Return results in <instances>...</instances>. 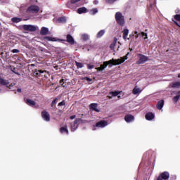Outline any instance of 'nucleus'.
<instances>
[{"label": "nucleus", "mask_w": 180, "mask_h": 180, "mask_svg": "<svg viewBox=\"0 0 180 180\" xmlns=\"http://www.w3.org/2000/svg\"><path fill=\"white\" fill-rule=\"evenodd\" d=\"M20 51L19 49H13L12 53H20Z\"/></svg>", "instance_id": "obj_41"}, {"label": "nucleus", "mask_w": 180, "mask_h": 180, "mask_svg": "<svg viewBox=\"0 0 180 180\" xmlns=\"http://www.w3.org/2000/svg\"><path fill=\"white\" fill-rule=\"evenodd\" d=\"M17 92H22V89H17Z\"/></svg>", "instance_id": "obj_45"}, {"label": "nucleus", "mask_w": 180, "mask_h": 180, "mask_svg": "<svg viewBox=\"0 0 180 180\" xmlns=\"http://www.w3.org/2000/svg\"><path fill=\"white\" fill-rule=\"evenodd\" d=\"M137 38H139V35H136V39H137Z\"/></svg>", "instance_id": "obj_50"}, {"label": "nucleus", "mask_w": 180, "mask_h": 180, "mask_svg": "<svg viewBox=\"0 0 180 180\" xmlns=\"http://www.w3.org/2000/svg\"><path fill=\"white\" fill-rule=\"evenodd\" d=\"M61 82H64V79H63L60 80V83Z\"/></svg>", "instance_id": "obj_49"}, {"label": "nucleus", "mask_w": 180, "mask_h": 180, "mask_svg": "<svg viewBox=\"0 0 180 180\" xmlns=\"http://www.w3.org/2000/svg\"><path fill=\"white\" fill-rule=\"evenodd\" d=\"M178 78H180V74L178 75Z\"/></svg>", "instance_id": "obj_51"}, {"label": "nucleus", "mask_w": 180, "mask_h": 180, "mask_svg": "<svg viewBox=\"0 0 180 180\" xmlns=\"http://www.w3.org/2000/svg\"><path fill=\"white\" fill-rule=\"evenodd\" d=\"M25 103L28 105L29 106H34L36 105V102L30 99V98H27L25 100Z\"/></svg>", "instance_id": "obj_15"}, {"label": "nucleus", "mask_w": 180, "mask_h": 180, "mask_svg": "<svg viewBox=\"0 0 180 180\" xmlns=\"http://www.w3.org/2000/svg\"><path fill=\"white\" fill-rule=\"evenodd\" d=\"M92 130H96V128H93Z\"/></svg>", "instance_id": "obj_52"}, {"label": "nucleus", "mask_w": 180, "mask_h": 180, "mask_svg": "<svg viewBox=\"0 0 180 180\" xmlns=\"http://www.w3.org/2000/svg\"><path fill=\"white\" fill-rule=\"evenodd\" d=\"M48 34H49V28L42 27L40 31V34H41V36H46Z\"/></svg>", "instance_id": "obj_14"}, {"label": "nucleus", "mask_w": 180, "mask_h": 180, "mask_svg": "<svg viewBox=\"0 0 180 180\" xmlns=\"http://www.w3.org/2000/svg\"><path fill=\"white\" fill-rule=\"evenodd\" d=\"M65 41L69 43V44H72V45L75 44V41L74 40V37H72V36H71V34H68L66 36Z\"/></svg>", "instance_id": "obj_11"}, {"label": "nucleus", "mask_w": 180, "mask_h": 180, "mask_svg": "<svg viewBox=\"0 0 180 180\" xmlns=\"http://www.w3.org/2000/svg\"><path fill=\"white\" fill-rule=\"evenodd\" d=\"M91 15H95L96 13H98V8H93L91 11Z\"/></svg>", "instance_id": "obj_31"}, {"label": "nucleus", "mask_w": 180, "mask_h": 180, "mask_svg": "<svg viewBox=\"0 0 180 180\" xmlns=\"http://www.w3.org/2000/svg\"><path fill=\"white\" fill-rule=\"evenodd\" d=\"M145 118L146 120H153V119H154V114H153V112H148L146 115Z\"/></svg>", "instance_id": "obj_18"}, {"label": "nucleus", "mask_w": 180, "mask_h": 180, "mask_svg": "<svg viewBox=\"0 0 180 180\" xmlns=\"http://www.w3.org/2000/svg\"><path fill=\"white\" fill-rule=\"evenodd\" d=\"M141 92H143V89L139 88L137 86H136L132 90L133 95H140Z\"/></svg>", "instance_id": "obj_13"}, {"label": "nucleus", "mask_w": 180, "mask_h": 180, "mask_svg": "<svg viewBox=\"0 0 180 180\" xmlns=\"http://www.w3.org/2000/svg\"><path fill=\"white\" fill-rule=\"evenodd\" d=\"M60 131L62 134H68V127L67 126L62 127L60 129Z\"/></svg>", "instance_id": "obj_17"}, {"label": "nucleus", "mask_w": 180, "mask_h": 180, "mask_svg": "<svg viewBox=\"0 0 180 180\" xmlns=\"http://www.w3.org/2000/svg\"><path fill=\"white\" fill-rule=\"evenodd\" d=\"M90 109L94 110L95 112H99V109H98V104L96 103L90 104Z\"/></svg>", "instance_id": "obj_19"}, {"label": "nucleus", "mask_w": 180, "mask_h": 180, "mask_svg": "<svg viewBox=\"0 0 180 180\" xmlns=\"http://www.w3.org/2000/svg\"><path fill=\"white\" fill-rule=\"evenodd\" d=\"M180 99V91H178L177 95L173 98V101L176 103Z\"/></svg>", "instance_id": "obj_27"}, {"label": "nucleus", "mask_w": 180, "mask_h": 180, "mask_svg": "<svg viewBox=\"0 0 180 180\" xmlns=\"http://www.w3.org/2000/svg\"><path fill=\"white\" fill-rule=\"evenodd\" d=\"M174 19L176 20H178L179 22H180V15L179 14H176L174 15Z\"/></svg>", "instance_id": "obj_35"}, {"label": "nucleus", "mask_w": 180, "mask_h": 180, "mask_svg": "<svg viewBox=\"0 0 180 180\" xmlns=\"http://www.w3.org/2000/svg\"><path fill=\"white\" fill-rule=\"evenodd\" d=\"M57 103V98H55L52 103H51V107L54 108V106H56V104Z\"/></svg>", "instance_id": "obj_34"}, {"label": "nucleus", "mask_w": 180, "mask_h": 180, "mask_svg": "<svg viewBox=\"0 0 180 180\" xmlns=\"http://www.w3.org/2000/svg\"><path fill=\"white\" fill-rule=\"evenodd\" d=\"M88 70H92V68H95V66L94 65H87Z\"/></svg>", "instance_id": "obj_37"}, {"label": "nucleus", "mask_w": 180, "mask_h": 180, "mask_svg": "<svg viewBox=\"0 0 180 180\" xmlns=\"http://www.w3.org/2000/svg\"><path fill=\"white\" fill-rule=\"evenodd\" d=\"M135 34H137V31L135 32Z\"/></svg>", "instance_id": "obj_54"}, {"label": "nucleus", "mask_w": 180, "mask_h": 180, "mask_svg": "<svg viewBox=\"0 0 180 180\" xmlns=\"http://www.w3.org/2000/svg\"><path fill=\"white\" fill-rule=\"evenodd\" d=\"M75 64H76V66L77 67V68H82L84 67V64H82L79 62L75 61Z\"/></svg>", "instance_id": "obj_30"}, {"label": "nucleus", "mask_w": 180, "mask_h": 180, "mask_svg": "<svg viewBox=\"0 0 180 180\" xmlns=\"http://www.w3.org/2000/svg\"><path fill=\"white\" fill-rule=\"evenodd\" d=\"M82 122L81 118H76L73 123L71 124V131H75L78 129L79 123Z\"/></svg>", "instance_id": "obj_3"}, {"label": "nucleus", "mask_w": 180, "mask_h": 180, "mask_svg": "<svg viewBox=\"0 0 180 180\" xmlns=\"http://www.w3.org/2000/svg\"><path fill=\"white\" fill-rule=\"evenodd\" d=\"M141 34H142V37H144V40H147V39H148L147 33L142 32Z\"/></svg>", "instance_id": "obj_36"}, {"label": "nucleus", "mask_w": 180, "mask_h": 180, "mask_svg": "<svg viewBox=\"0 0 180 180\" xmlns=\"http://www.w3.org/2000/svg\"><path fill=\"white\" fill-rule=\"evenodd\" d=\"M157 108L159 110H161L164 108V100H160L157 104Z\"/></svg>", "instance_id": "obj_21"}, {"label": "nucleus", "mask_w": 180, "mask_h": 180, "mask_svg": "<svg viewBox=\"0 0 180 180\" xmlns=\"http://www.w3.org/2000/svg\"><path fill=\"white\" fill-rule=\"evenodd\" d=\"M86 81H92V79L89 77H86Z\"/></svg>", "instance_id": "obj_46"}, {"label": "nucleus", "mask_w": 180, "mask_h": 180, "mask_svg": "<svg viewBox=\"0 0 180 180\" xmlns=\"http://www.w3.org/2000/svg\"><path fill=\"white\" fill-rule=\"evenodd\" d=\"M15 84H11V85L8 86L9 89H12V86H13Z\"/></svg>", "instance_id": "obj_42"}, {"label": "nucleus", "mask_w": 180, "mask_h": 180, "mask_svg": "<svg viewBox=\"0 0 180 180\" xmlns=\"http://www.w3.org/2000/svg\"><path fill=\"white\" fill-rule=\"evenodd\" d=\"M129 53H128L126 56L121 57L120 59L112 58L108 61L103 62V64L101 65L100 67L96 68V70H97V71H103V70H105V68H106L108 65L109 68H112V65H120V64H122V63H124L125 60H127V58H129Z\"/></svg>", "instance_id": "obj_1"}, {"label": "nucleus", "mask_w": 180, "mask_h": 180, "mask_svg": "<svg viewBox=\"0 0 180 180\" xmlns=\"http://www.w3.org/2000/svg\"><path fill=\"white\" fill-rule=\"evenodd\" d=\"M106 126H108V122L105 120H101L96 124V127L103 128L106 127Z\"/></svg>", "instance_id": "obj_10"}, {"label": "nucleus", "mask_w": 180, "mask_h": 180, "mask_svg": "<svg viewBox=\"0 0 180 180\" xmlns=\"http://www.w3.org/2000/svg\"><path fill=\"white\" fill-rule=\"evenodd\" d=\"M171 88H180V82H176L170 84Z\"/></svg>", "instance_id": "obj_23"}, {"label": "nucleus", "mask_w": 180, "mask_h": 180, "mask_svg": "<svg viewBox=\"0 0 180 180\" xmlns=\"http://www.w3.org/2000/svg\"><path fill=\"white\" fill-rule=\"evenodd\" d=\"M15 74H16L17 75H20V73L19 72H15Z\"/></svg>", "instance_id": "obj_47"}, {"label": "nucleus", "mask_w": 180, "mask_h": 180, "mask_svg": "<svg viewBox=\"0 0 180 180\" xmlns=\"http://www.w3.org/2000/svg\"><path fill=\"white\" fill-rule=\"evenodd\" d=\"M82 39H83L84 41L89 40V36H88L86 34H84L82 35Z\"/></svg>", "instance_id": "obj_29"}, {"label": "nucleus", "mask_w": 180, "mask_h": 180, "mask_svg": "<svg viewBox=\"0 0 180 180\" xmlns=\"http://www.w3.org/2000/svg\"><path fill=\"white\" fill-rule=\"evenodd\" d=\"M41 117L45 122H50V114L46 110L41 112Z\"/></svg>", "instance_id": "obj_9"}, {"label": "nucleus", "mask_w": 180, "mask_h": 180, "mask_svg": "<svg viewBox=\"0 0 180 180\" xmlns=\"http://www.w3.org/2000/svg\"><path fill=\"white\" fill-rule=\"evenodd\" d=\"M75 117H76L75 115H72V116H70L71 120H74V119H75Z\"/></svg>", "instance_id": "obj_43"}, {"label": "nucleus", "mask_w": 180, "mask_h": 180, "mask_svg": "<svg viewBox=\"0 0 180 180\" xmlns=\"http://www.w3.org/2000/svg\"><path fill=\"white\" fill-rule=\"evenodd\" d=\"M65 105V101H63L58 103V106H64Z\"/></svg>", "instance_id": "obj_38"}, {"label": "nucleus", "mask_w": 180, "mask_h": 180, "mask_svg": "<svg viewBox=\"0 0 180 180\" xmlns=\"http://www.w3.org/2000/svg\"><path fill=\"white\" fill-rule=\"evenodd\" d=\"M44 39V40H46V41H58L59 43H63V41H65V39H61L57 37H45Z\"/></svg>", "instance_id": "obj_6"}, {"label": "nucleus", "mask_w": 180, "mask_h": 180, "mask_svg": "<svg viewBox=\"0 0 180 180\" xmlns=\"http://www.w3.org/2000/svg\"><path fill=\"white\" fill-rule=\"evenodd\" d=\"M139 60L136 62V64H144L148 61V57L141 53L138 54Z\"/></svg>", "instance_id": "obj_4"}, {"label": "nucleus", "mask_w": 180, "mask_h": 180, "mask_svg": "<svg viewBox=\"0 0 180 180\" xmlns=\"http://www.w3.org/2000/svg\"><path fill=\"white\" fill-rule=\"evenodd\" d=\"M118 99H120V96H118Z\"/></svg>", "instance_id": "obj_53"}, {"label": "nucleus", "mask_w": 180, "mask_h": 180, "mask_svg": "<svg viewBox=\"0 0 180 180\" xmlns=\"http://www.w3.org/2000/svg\"><path fill=\"white\" fill-rule=\"evenodd\" d=\"M0 85L8 86V85H9V81L5 79H2V77L0 76Z\"/></svg>", "instance_id": "obj_16"}, {"label": "nucleus", "mask_w": 180, "mask_h": 180, "mask_svg": "<svg viewBox=\"0 0 180 180\" xmlns=\"http://www.w3.org/2000/svg\"><path fill=\"white\" fill-rule=\"evenodd\" d=\"M94 4L95 5H98V1L95 0V1H94Z\"/></svg>", "instance_id": "obj_44"}, {"label": "nucleus", "mask_w": 180, "mask_h": 180, "mask_svg": "<svg viewBox=\"0 0 180 180\" xmlns=\"http://www.w3.org/2000/svg\"><path fill=\"white\" fill-rule=\"evenodd\" d=\"M115 46H116V41L112 42V43L110 44V46L111 50H115Z\"/></svg>", "instance_id": "obj_32"}, {"label": "nucleus", "mask_w": 180, "mask_h": 180, "mask_svg": "<svg viewBox=\"0 0 180 180\" xmlns=\"http://www.w3.org/2000/svg\"><path fill=\"white\" fill-rule=\"evenodd\" d=\"M115 19L118 25L123 26L124 25V17L120 12H117L115 14Z\"/></svg>", "instance_id": "obj_2"}, {"label": "nucleus", "mask_w": 180, "mask_h": 180, "mask_svg": "<svg viewBox=\"0 0 180 180\" xmlns=\"http://www.w3.org/2000/svg\"><path fill=\"white\" fill-rule=\"evenodd\" d=\"M23 29L28 32H36L37 30V27L32 25H23Z\"/></svg>", "instance_id": "obj_7"}, {"label": "nucleus", "mask_w": 180, "mask_h": 180, "mask_svg": "<svg viewBox=\"0 0 180 180\" xmlns=\"http://www.w3.org/2000/svg\"><path fill=\"white\" fill-rule=\"evenodd\" d=\"M1 90L0 89V94H1Z\"/></svg>", "instance_id": "obj_55"}, {"label": "nucleus", "mask_w": 180, "mask_h": 180, "mask_svg": "<svg viewBox=\"0 0 180 180\" xmlns=\"http://www.w3.org/2000/svg\"><path fill=\"white\" fill-rule=\"evenodd\" d=\"M162 179L164 180L169 179V173L168 172H162L158 178V180H162Z\"/></svg>", "instance_id": "obj_8"}, {"label": "nucleus", "mask_w": 180, "mask_h": 180, "mask_svg": "<svg viewBox=\"0 0 180 180\" xmlns=\"http://www.w3.org/2000/svg\"><path fill=\"white\" fill-rule=\"evenodd\" d=\"M107 2H108V4H113V2H116V0H107Z\"/></svg>", "instance_id": "obj_40"}, {"label": "nucleus", "mask_w": 180, "mask_h": 180, "mask_svg": "<svg viewBox=\"0 0 180 180\" xmlns=\"http://www.w3.org/2000/svg\"><path fill=\"white\" fill-rule=\"evenodd\" d=\"M44 72H47L46 70H38V72L36 73V75H40V74H44Z\"/></svg>", "instance_id": "obj_33"}, {"label": "nucleus", "mask_w": 180, "mask_h": 180, "mask_svg": "<svg viewBox=\"0 0 180 180\" xmlns=\"http://www.w3.org/2000/svg\"><path fill=\"white\" fill-rule=\"evenodd\" d=\"M22 18H12V22H13L14 23H19V22H21Z\"/></svg>", "instance_id": "obj_28"}, {"label": "nucleus", "mask_w": 180, "mask_h": 180, "mask_svg": "<svg viewBox=\"0 0 180 180\" xmlns=\"http://www.w3.org/2000/svg\"><path fill=\"white\" fill-rule=\"evenodd\" d=\"M6 0H0V2H5Z\"/></svg>", "instance_id": "obj_48"}, {"label": "nucleus", "mask_w": 180, "mask_h": 180, "mask_svg": "<svg viewBox=\"0 0 180 180\" xmlns=\"http://www.w3.org/2000/svg\"><path fill=\"white\" fill-rule=\"evenodd\" d=\"M120 91H111L110 92V95L108 96L109 99H112V98H113V96H117V95H120Z\"/></svg>", "instance_id": "obj_22"}, {"label": "nucleus", "mask_w": 180, "mask_h": 180, "mask_svg": "<svg viewBox=\"0 0 180 180\" xmlns=\"http://www.w3.org/2000/svg\"><path fill=\"white\" fill-rule=\"evenodd\" d=\"M124 40H127V36H129V29H124L122 31Z\"/></svg>", "instance_id": "obj_20"}, {"label": "nucleus", "mask_w": 180, "mask_h": 180, "mask_svg": "<svg viewBox=\"0 0 180 180\" xmlns=\"http://www.w3.org/2000/svg\"><path fill=\"white\" fill-rule=\"evenodd\" d=\"M58 23H65L67 22V19L65 17H60L58 18Z\"/></svg>", "instance_id": "obj_26"}, {"label": "nucleus", "mask_w": 180, "mask_h": 180, "mask_svg": "<svg viewBox=\"0 0 180 180\" xmlns=\"http://www.w3.org/2000/svg\"><path fill=\"white\" fill-rule=\"evenodd\" d=\"M105 30H100L96 35V37H98V39H101V37H102V36H103V34H105Z\"/></svg>", "instance_id": "obj_25"}, {"label": "nucleus", "mask_w": 180, "mask_h": 180, "mask_svg": "<svg viewBox=\"0 0 180 180\" xmlns=\"http://www.w3.org/2000/svg\"><path fill=\"white\" fill-rule=\"evenodd\" d=\"M40 11V8L37 6H31L27 10V13H37Z\"/></svg>", "instance_id": "obj_5"}, {"label": "nucleus", "mask_w": 180, "mask_h": 180, "mask_svg": "<svg viewBox=\"0 0 180 180\" xmlns=\"http://www.w3.org/2000/svg\"><path fill=\"white\" fill-rule=\"evenodd\" d=\"M85 13H86V8L85 7H82L77 9V13H79V15Z\"/></svg>", "instance_id": "obj_24"}, {"label": "nucleus", "mask_w": 180, "mask_h": 180, "mask_svg": "<svg viewBox=\"0 0 180 180\" xmlns=\"http://www.w3.org/2000/svg\"><path fill=\"white\" fill-rule=\"evenodd\" d=\"M124 120L127 122V123H131V122L134 121V116L131 115H127L124 117Z\"/></svg>", "instance_id": "obj_12"}, {"label": "nucleus", "mask_w": 180, "mask_h": 180, "mask_svg": "<svg viewBox=\"0 0 180 180\" xmlns=\"http://www.w3.org/2000/svg\"><path fill=\"white\" fill-rule=\"evenodd\" d=\"M79 1H81V0H71V3L72 4H77V3L79 2Z\"/></svg>", "instance_id": "obj_39"}]
</instances>
